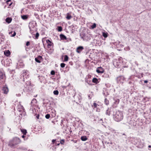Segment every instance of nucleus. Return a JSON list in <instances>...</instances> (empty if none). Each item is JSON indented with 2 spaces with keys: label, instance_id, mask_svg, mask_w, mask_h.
I'll return each mask as SVG.
<instances>
[{
  "label": "nucleus",
  "instance_id": "nucleus-1",
  "mask_svg": "<svg viewBox=\"0 0 151 151\" xmlns=\"http://www.w3.org/2000/svg\"><path fill=\"white\" fill-rule=\"evenodd\" d=\"M21 142V140L19 138L14 137L9 140L8 145L11 147H14L20 144Z\"/></svg>",
  "mask_w": 151,
  "mask_h": 151
},
{
  "label": "nucleus",
  "instance_id": "nucleus-2",
  "mask_svg": "<svg viewBox=\"0 0 151 151\" xmlns=\"http://www.w3.org/2000/svg\"><path fill=\"white\" fill-rule=\"evenodd\" d=\"M114 119L117 122H119L122 120L123 118V115L122 111H117L114 112L113 114Z\"/></svg>",
  "mask_w": 151,
  "mask_h": 151
},
{
  "label": "nucleus",
  "instance_id": "nucleus-3",
  "mask_svg": "<svg viewBox=\"0 0 151 151\" xmlns=\"http://www.w3.org/2000/svg\"><path fill=\"white\" fill-rule=\"evenodd\" d=\"M80 36L81 38L85 41L89 40L91 39V35L88 34L87 32H85L83 31L81 32Z\"/></svg>",
  "mask_w": 151,
  "mask_h": 151
},
{
  "label": "nucleus",
  "instance_id": "nucleus-4",
  "mask_svg": "<svg viewBox=\"0 0 151 151\" xmlns=\"http://www.w3.org/2000/svg\"><path fill=\"white\" fill-rule=\"evenodd\" d=\"M113 64L116 68H119L121 63L119 60L114 59L113 60Z\"/></svg>",
  "mask_w": 151,
  "mask_h": 151
},
{
  "label": "nucleus",
  "instance_id": "nucleus-5",
  "mask_svg": "<svg viewBox=\"0 0 151 151\" xmlns=\"http://www.w3.org/2000/svg\"><path fill=\"white\" fill-rule=\"evenodd\" d=\"M29 27L30 30V31L31 34L33 33L34 32L36 31V27L35 26V25L33 24L32 23L29 24Z\"/></svg>",
  "mask_w": 151,
  "mask_h": 151
},
{
  "label": "nucleus",
  "instance_id": "nucleus-6",
  "mask_svg": "<svg viewBox=\"0 0 151 151\" xmlns=\"http://www.w3.org/2000/svg\"><path fill=\"white\" fill-rule=\"evenodd\" d=\"M125 80V78L123 76L118 77L116 78V81L118 83H123Z\"/></svg>",
  "mask_w": 151,
  "mask_h": 151
},
{
  "label": "nucleus",
  "instance_id": "nucleus-7",
  "mask_svg": "<svg viewBox=\"0 0 151 151\" xmlns=\"http://www.w3.org/2000/svg\"><path fill=\"white\" fill-rule=\"evenodd\" d=\"M91 76L90 75H88L86 78L85 81L89 85H91Z\"/></svg>",
  "mask_w": 151,
  "mask_h": 151
},
{
  "label": "nucleus",
  "instance_id": "nucleus-8",
  "mask_svg": "<svg viewBox=\"0 0 151 151\" xmlns=\"http://www.w3.org/2000/svg\"><path fill=\"white\" fill-rule=\"evenodd\" d=\"M23 81H24L25 80L29 78L28 75H27V73L26 71H24L23 74Z\"/></svg>",
  "mask_w": 151,
  "mask_h": 151
},
{
  "label": "nucleus",
  "instance_id": "nucleus-9",
  "mask_svg": "<svg viewBox=\"0 0 151 151\" xmlns=\"http://www.w3.org/2000/svg\"><path fill=\"white\" fill-rule=\"evenodd\" d=\"M96 71L99 73H102L104 72V70L102 68L100 67L97 68Z\"/></svg>",
  "mask_w": 151,
  "mask_h": 151
},
{
  "label": "nucleus",
  "instance_id": "nucleus-10",
  "mask_svg": "<svg viewBox=\"0 0 151 151\" xmlns=\"http://www.w3.org/2000/svg\"><path fill=\"white\" fill-rule=\"evenodd\" d=\"M2 90L4 94H6L8 93L9 91V89L6 86H4L3 87Z\"/></svg>",
  "mask_w": 151,
  "mask_h": 151
},
{
  "label": "nucleus",
  "instance_id": "nucleus-11",
  "mask_svg": "<svg viewBox=\"0 0 151 151\" xmlns=\"http://www.w3.org/2000/svg\"><path fill=\"white\" fill-rule=\"evenodd\" d=\"M42 59V57L41 56H38L37 57L35 58V61L39 63L41 62L40 60Z\"/></svg>",
  "mask_w": 151,
  "mask_h": 151
},
{
  "label": "nucleus",
  "instance_id": "nucleus-12",
  "mask_svg": "<svg viewBox=\"0 0 151 151\" xmlns=\"http://www.w3.org/2000/svg\"><path fill=\"white\" fill-rule=\"evenodd\" d=\"M83 49V46H79L77 48L76 51L78 53H80Z\"/></svg>",
  "mask_w": 151,
  "mask_h": 151
},
{
  "label": "nucleus",
  "instance_id": "nucleus-13",
  "mask_svg": "<svg viewBox=\"0 0 151 151\" xmlns=\"http://www.w3.org/2000/svg\"><path fill=\"white\" fill-rule=\"evenodd\" d=\"M113 110V108L108 109L106 111V114L107 115H110L111 114V112Z\"/></svg>",
  "mask_w": 151,
  "mask_h": 151
},
{
  "label": "nucleus",
  "instance_id": "nucleus-14",
  "mask_svg": "<svg viewBox=\"0 0 151 151\" xmlns=\"http://www.w3.org/2000/svg\"><path fill=\"white\" fill-rule=\"evenodd\" d=\"M46 42L47 44V46L48 48H50L53 44V43L49 40H47Z\"/></svg>",
  "mask_w": 151,
  "mask_h": 151
},
{
  "label": "nucleus",
  "instance_id": "nucleus-15",
  "mask_svg": "<svg viewBox=\"0 0 151 151\" xmlns=\"http://www.w3.org/2000/svg\"><path fill=\"white\" fill-rule=\"evenodd\" d=\"M66 16H67L66 18V19L68 20H69L72 17V16L70 15V14L69 13H68L67 14Z\"/></svg>",
  "mask_w": 151,
  "mask_h": 151
},
{
  "label": "nucleus",
  "instance_id": "nucleus-16",
  "mask_svg": "<svg viewBox=\"0 0 151 151\" xmlns=\"http://www.w3.org/2000/svg\"><path fill=\"white\" fill-rule=\"evenodd\" d=\"M60 37L61 39L63 40H67L66 37L63 35L61 34L60 35Z\"/></svg>",
  "mask_w": 151,
  "mask_h": 151
},
{
  "label": "nucleus",
  "instance_id": "nucleus-17",
  "mask_svg": "<svg viewBox=\"0 0 151 151\" xmlns=\"http://www.w3.org/2000/svg\"><path fill=\"white\" fill-rule=\"evenodd\" d=\"M4 55L7 56H9L10 54V52L9 50H6L4 52Z\"/></svg>",
  "mask_w": 151,
  "mask_h": 151
},
{
  "label": "nucleus",
  "instance_id": "nucleus-18",
  "mask_svg": "<svg viewBox=\"0 0 151 151\" xmlns=\"http://www.w3.org/2000/svg\"><path fill=\"white\" fill-rule=\"evenodd\" d=\"M1 37L0 38V44H1V42L4 41V36L3 34H1Z\"/></svg>",
  "mask_w": 151,
  "mask_h": 151
},
{
  "label": "nucleus",
  "instance_id": "nucleus-19",
  "mask_svg": "<svg viewBox=\"0 0 151 151\" xmlns=\"http://www.w3.org/2000/svg\"><path fill=\"white\" fill-rule=\"evenodd\" d=\"M12 19L11 18L8 17L6 19V21L8 23H10L12 21Z\"/></svg>",
  "mask_w": 151,
  "mask_h": 151
},
{
  "label": "nucleus",
  "instance_id": "nucleus-20",
  "mask_svg": "<svg viewBox=\"0 0 151 151\" xmlns=\"http://www.w3.org/2000/svg\"><path fill=\"white\" fill-rule=\"evenodd\" d=\"M92 82L96 84H97L99 83V81L98 79L96 78H94L93 79Z\"/></svg>",
  "mask_w": 151,
  "mask_h": 151
},
{
  "label": "nucleus",
  "instance_id": "nucleus-21",
  "mask_svg": "<svg viewBox=\"0 0 151 151\" xmlns=\"http://www.w3.org/2000/svg\"><path fill=\"white\" fill-rule=\"evenodd\" d=\"M114 103L116 104H118L119 102V100L117 99H114Z\"/></svg>",
  "mask_w": 151,
  "mask_h": 151
},
{
  "label": "nucleus",
  "instance_id": "nucleus-22",
  "mask_svg": "<svg viewBox=\"0 0 151 151\" xmlns=\"http://www.w3.org/2000/svg\"><path fill=\"white\" fill-rule=\"evenodd\" d=\"M21 132L24 135L26 134L27 132V130L26 129H21Z\"/></svg>",
  "mask_w": 151,
  "mask_h": 151
},
{
  "label": "nucleus",
  "instance_id": "nucleus-23",
  "mask_svg": "<svg viewBox=\"0 0 151 151\" xmlns=\"http://www.w3.org/2000/svg\"><path fill=\"white\" fill-rule=\"evenodd\" d=\"M81 140L83 141H85L87 139L86 136H82L81 137Z\"/></svg>",
  "mask_w": 151,
  "mask_h": 151
},
{
  "label": "nucleus",
  "instance_id": "nucleus-24",
  "mask_svg": "<svg viewBox=\"0 0 151 151\" xmlns=\"http://www.w3.org/2000/svg\"><path fill=\"white\" fill-rule=\"evenodd\" d=\"M6 3L7 4L9 5V6H10L12 3L11 1V0H7L6 2Z\"/></svg>",
  "mask_w": 151,
  "mask_h": 151
},
{
  "label": "nucleus",
  "instance_id": "nucleus-25",
  "mask_svg": "<svg viewBox=\"0 0 151 151\" xmlns=\"http://www.w3.org/2000/svg\"><path fill=\"white\" fill-rule=\"evenodd\" d=\"M68 57L67 55H65L64 56V61H67L68 60Z\"/></svg>",
  "mask_w": 151,
  "mask_h": 151
},
{
  "label": "nucleus",
  "instance_id": "nucleus-26",
  "mask_svg": "<svg viewBox=\"0 0 151 151\" xmlns=\"http://www.w3.org/2000/svg\"><path fill=\"white\" fill-rule=\"evenodd\" d=\"M104 102L106 105H108L109 104V101L106 98L105 99Z\"/></svg>",
  "mask_w": 151,
  "mask_h": 151
},
{
  "label": "nucleus",
  "instance_id": "nucleus-27",
  "mask_svg": "<svg viewBox=\"0 0 151 151\" xmlns=\"http://www.w3.org/2000/svg\"><path fill=\"white\" fill-rule=\"evenodd\" d=\"M62 30V27L61 26H59L58 27V31L59 32H61Z\"/></svg>",
  "mask_w": 151,
  "mask_h": 151
},
{
  "label": "nucleus",
  "instance_id": "nucleus-28",
  "mask_svg": "<svg viewBox=\"0 0 151 151\" xmlns=\"http://www.w3.org/2000/svg\"><path fill=\"white\" fill-rule=\"evenodd\" d=\"M103 36L105 38L107 37L108 36L107 34L105 32L103 33Z\"/></svg>",
  "mask_w": 151,
  "mask_h": 151
},
{
  "label": "nucleus",
  "instance_id": "nucleus-29",
  "mask_svg": "<svg viewBox=\"0 0 151 151\" xmlns=\"http://www.w3.org/2000/svg\"><path fill=\"white\" fill-rule=\"evenodd\" d=\"M53 93L55 95H58V94L59 92L58 90H55L53 91Z\"/></svg>",
  "mask_w": 151,
  "mask_h": 151
},
{
  "label": "nucleus",
  "instance_id": "nucleus-30",
  "mask_svg": "<svg viewBox=\"0 0 151 151\" xmlns=\"http://www.w3.org/2000/svg\"><path fill=\"white\" fill-rule=\"evenodd\" d=\"M96 27V24L95 23H94V24H93V25H92L91 26V27L92 29H93L95 28Z\"/></svg>",
  "mask_w": 151,
  "mask_h": 151
},
{
  "label": "nucleus",
  "instance_id": "nucleus-31",
  "mask_svg": "<svg viewBox=\"0 0 151 151\" xmlns=\"http://www.w3.org/2000/svg\"><path fill=\"white\" fill-rule=\"evenodd\" d=\"M4 76L2 74V73H0V80L3 78Z\"/></svg>",
  "mask_w": 151,
  "mask_h": 151
},
{
  "label": "nucleus",
  "instance_id": "nucleus-32",
  "mask_svg": "<svg viewBox=\"0 0 151 151\" xmlns=\"http://www.w3.org/2000/svg\"><path fill=\"white\" fill-rule=\"evenodd\" d=\"M45 118L47 119H49L50 117V115L49 114H47L45 115Z\"/></svg>",
  "mask_w": 151,
  "mask_h": 151
},
{
  "label": "nucleus",
  "instance_id": "nucleus-33",
  "mask_svg": "<svg viewBox=\"0 0 151 151\" xmlns=\"http://www.w3.org/2000/svg\"><path fill=\"white\" fill-rule=\"evenodd\" d=\"M22 19H27V16L23 15V16H22Z\"/></svg>",
  "mask_w": 151,
  "mask_h": 151
},
{
  "label": "nucleus",
  "instance_id": "nucleus-34",
  "mask_svg": "<svg viewBox=\"0 0 151 151\" xmlns=\"http://www.w3.org/2000/svg\"><path fill=\"white\" fill-rule=\"evenodd\" d=\"M65 64L64 63H61L60 64V66L62 68H64L65 67Z\"/></svg>",
  "mask_w": 151,
  "mask_h": 151
},
{
  "label": "nucleus",
  "instance_id": "nucleus-35",
  "mask_svg": "<svg viewBox=\"0 0 151 151\" xmlns=\"http://www.w3.org/2000/svg\"><path fill=\"white\" fill-rule=\"evenodd\" d=\"M39 35L38 33L37 32L35 35V37L36 39H37L39 36Z\"/></svg>",
  "mask_w": 151,
  "mask_h": 151
},
{
  "label": "nucleus",
  "instance_id": "nucleus-36",
  "mask_svg": "<svg viewBox=\"0 0 151 151\" xmlns=\"http://www.w3.org/2000/svg\"><path fill=\"white\" fill-rule=\"evenodd\" d=\"M98 104L96 103H94L93 104V106L94 108H96Z\"/></svg>",
  "mask_w": 151,
  "mask_h": 151
},
{
  "label": "nucleus",
  "instance_id": "nucleus-37",
  "mask_svg": "<svg viewBox=\"0 0 151 151\" xmlns=\"http://www.w3.org/2000/svg\"><path fill=\"white\" fill-rule=\"evenodd\" d=\"M36 102V100L35 99H32L31 101V103L32 104V103H34V102Z\"/></svg>",
  "mask_w": 151,
  "mask_h": 151
},
{
  "label": "nucleus",
  "instance_id": "nucleus-38",
  "mask_svg": "<svg viewBox=\"0 0 151 151\" xmlns=\"http://www.w3.org/2000/svg\"><path fill=\"white\" fill-rule=\"evenodd\" d=\"M51 74L52 75H54L55 74V72L54 70H52L51 72Z\"/></svg>",
  "mask_w": 151,
  "mask_h": 151
},
{
  "label": "nucleus",
  "instance_id": "nucleus-39",
  "mask_svg": "<svg viewBox=\"0 0 151 151\" xmlns=\"http://www.w3.org/2000/svg\"><path fill=\"white\" fill-rule=\"evenodd\" d=\"M30 44V42H29V41H28L26 43V45L27 46H29Z\"/></svg>",
  "mask_w": 151,
  "mask_h": 151
},
{
  "label": "nucleus",
  "instance_id": "nucleus-40",
  "mask_svg": "<svg viewBox=\"0 0 151 151\" xmlns=\"http://www.w3.org/2000/svg\"><path fill=\"white\" fill-rule=\"evenodd\" d=\"M16 32H13V35L12 36V37H14V36H15L16 35Z\"/></svg>",
  "mask_w": 151,
  "mask_h": 151
},
{
  "label": "nucleus",
  "instance_id": "nucleus-41",
  "mask_svg": "<svg viewBox=\"0 0 151 151\" xmlns=\"http://www.w3.org/2000/svg\"><path fill=\"white\" fill-rule=\"evenodd\" d=\"M40 115L39 114H37V115L36 117L37 119H39Z\"/></svg>",
  "mask_w": 151,
  "mask_h": 151
},
{
  "label": "nucleus",
  "instance_id": "nucleus-42",
  "mask_svg": "<svg viewBox=\"0 0 151 151\" xmlns=\"http://www.w3.org/2000/svg\"><path fill=\"white\" fill-rule=\"evenodd\" d=\"M64 142V140H62L60 142V143L62 144H63V143Z\"/></svg>",
  "mask_w": 151,
  "mask_h": 151
},
{
  "label": "nucleus",
  "instance_id": "nucleus-43",
  "mask_svg": "<svg viewBox=\"0 0 151 151\" xmlns=\"http://www.w3.org/2000/svg\"><path fill=\"white\" fill-rule=\"evenodd\" d=\"M148 81L147 80H145L144 81V82L145 83H147L148 82Z\"/></svg>",
  "mask_w": 151,
  "mask_h": 151
},
{
  "label": "nucleus",
  "instance_id": "nucleus-44",
  "mask_svg": "<svg viewBox=\"0 0 151 151\" xmlns=\"http://www.w3.org/2000/svg\"><path fill=\"white\" fill-rule=\"evenodd\" d=\"M56 141V140L55 139H52V143H54Z\"/></svg>",
  "mask_w": 151,
  "mask_h": 151
},
{
  "label": "nucleus",
  "instance_id": "nucleus-45",
  "mask_svg": "<svg viewBox=\"0 0 151 151\" xmlns=\"http://www.w3.org/2000/svg\"><path fill=\"white\" fill-rule=\"evenodd\" d=\"M21 95L20 94H16V96H20Z\"/></svg>",
  "mask_w": 151,
  "mask_h": 151
},
{
  "label": "nucleus",
  "instance_id": "nucleus-46",
  "mask_svg": "<svg viewBox=\"0 0 151 151\" xmlns=\"http://www.w3.org/2000/svg\"><path fill=\"white\" fill-rule=\"evenodd\" d=\"M25 137V136L24 135H23L22 136V137L23 138H24Z\"/></svg>",
  "mask_w": 151,
  "mask_h": 151
},
{
  "label": "nucleus",
  "instance_id": "nucleus-47",
  "mask_svg": "<svg viewBox=\"0 0 151 151\" xmlns=\"http://www.w3.org/2000/svg\"><path fill=\"white\" fill-rule=\"evenodd\" d=\"M12 32H9V34H12Z\"/></svg>",
  "mask_w": 151,
  "mask_h": 151
},
{
  "label": "nucleus",
  "instance_id": "nucleus-48",
  "mask_svg": "<svg viewBox=\"0 0 151 151\" xmlns=\"http://www.w3.org/2000/svg\"><path fill=\"white\" fill-rule=\"evenodd\" d=\"M112 131L114 132L115 130L114 129H112V130H111Z\"/></svg>",
  "mask_w": 151,
  "mask_h": 151
},
{
  "label": "nucleus",
  "instance_id": "nucleus-49",
  "mask_svg": "<svg viewBox=\"0 0 151 151\" xmlns=\"http://www.w3.org/2000/svg\"><path fill=\"white\" fill-rule=\"evenodd\" d=\"M148 147L150 148L151 147V146L150 145H149L148 146Z\"/></svg>",
  "mask_w": 151,
  "mask_h": 151
},
{
  "label": "nucleus",
  "instance_id": "nucleus-50",
  "mask_svg": "<svg viewBox=\"0 0 151 151\" xmlns=\"http://www.w3.org/2000/svg\"><path fill=\"white\" fill-rule=\"evenodd\" d=\"M60 145L59 143L57 144V145Z\"/></svg>",
  "mask_w": 151,
  "mask_h": 151
},
{
  "label": "nucleus",
  "instance_id": "nucleus-51",
  "mask_svg": "<svg viewBox=\"0 0 151 151\" xmlns=\"http://www.w3.org/2000/svg\"><path fill=\"white\" fill-rule=\"evenodd\" d=\"M63 122V120H61V122Z\"/></svg>",
  "mask_w": 151,
  "mask_h": 151
},
{
  "label": "nucleus",
  "instance_id": "nucleus-52",
  "mask_svg": "<svg viewBox=\"0 0 151 151\" xmlns=\"http://www.w3.org/2000/svg\"><path fill=\"white\" fill-rule=\"evenodd\" d=\"M63 122V120H61V122Z\"/></svg>",
  "mask_w": 151,
  "mask_h": 151
}]
</instances>
